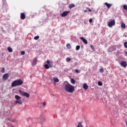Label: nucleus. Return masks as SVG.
Returning <instances> with one entry per match:
<instances>
[{
  "instance_id": "40",
  "label": "nucleus",
  "mask_w": 127,
  "mask_h": 127,
  "mask_svg": "<svg viewBox=\"0 0 127 127\" xmlns=\"http://www.w3.org/2000/svg\"><path fill=\"white\" fill-rule=\"evenodd\" d=\"M126 126H127V122H126Z\"/></svg>"
},
{
  "instance_id": "5",
  "label": "nucleus",
  "mask_w": 127,
  "mask_h": 127,
  "mask_svg": "<svg viewBox=\"0 0 127 127\" xmlns=\"http://www.w3.org/2000/svg\"><path fill=\"white\" fill-rule=\"evenodd\" d=\"M68 13H70V11H65L63 13L61 14V15L62 17H64V16H66Z\"/></svg>"
},
{
  "instance_id": "39",
  "label": "nucleus",
  "mask_w": 127,
  "mask_h": 127,
  "mask_svg": "<svg viewBox=\"0 0 127 127\" xmlns=\"http://www.w3.org/2000/svg\"><path fill=\"white\" fill-rule=\"evenodd\" d=\"M28 120H30V118H28V119H27V121H28Z\"/></svg>"
},
{
  "instance_id": "33",
  "label": "nucleus",
  "mask_w": 127,
  "mask_h": 127,
  "mask_svg": "<svg viewBox=\"0 0 127 127\" xmlns=\"http://www.w3.org/2000/svg\"><path fill=\"white\" fill-rule=\"evenodd\" d=\"M90 47H91V48L92 49V50H95V48H94L93 45H91Z\"/></svg>"
},
{
  "instance_id": "25",
  "label": "nucleus",
  "mask_w": 127,
  "mask_h": 127,
  "mask_svg": "<svg viewBox=\"0 0 127 127\" xmlns=\"http://www.w3.org/2000/svg\"><path fill=\"white\" fill-rule=\"evenodd\" d=\"M123 8H124V9H125L126 10H127V5H126V4H124V5H123Z\"/></svg>"
},
{
  "instance_id": "37",
  "label": "nucleus",
  "mask_w": 127,
  "mask_h": 127,
  "mask_svg": "<svg viewBox=\"0 0 127 127\" xmlns=\"http://www.w3.org/2000/svg\"><path fill=\"white\" fill-rule=\"evenodd\" d=\"M43 105L44 106H46V103L44 102V103H43Z\"/></svg>"
},
{
  "instance_id": "2",
  "label": "nucleus",
  "mask_w": 127,
  "mask_h": 127,
  "mask_svg": "<svg viewBox=\"0 0 127 127\" xmlns=\"http://www.w3.org/2000/svg\"><path fill=\"white\" fill-rule=\"evenodd\" d=\"M23 84V81L19 79L18 80H14L11 83V87H17V86H21Z\"/></svg>"
},
{
  "instance_id": "22",
  "label": "nucleus",
  "mask_w": 127,
  "mask_h": 127,
  "mask_svg": "<svg viewBox=\"0 0 127 127\" xmlns=\"http://www.w3.org/2000/svg\"><path fill=\"white\" fill-rule=\"evenodd\" d=\"M44 67L46 69H49V65L48 64H45Z\"/></svg>"
},
{
  "instance_id": "31",
  "label": "nucleus",
  "mask_w": 127,
  "mask_h": 127,
  "mask_svg": "<svg viewBox=\"0 0 127 127\" xmlns=\"http://www.w3.org/2000/svg\"><path fill=\"white\" fill-rule=\"evenodd\" d=\"M4 71H5L4 67H2L1 68V73H4Z\"/></svg>"
},
{
  "instance_id": "17",
  "label": "nucleus",
  "mask_w": 127,
  "mask_h": 127,
  "mask_svg": "<svg viewBox=\"0 0 127 127\" xmlns=\"http://www.w3.org/2000/svg\"><path fill=\"white\" fill-rule=\"evenodd\" d=\"M73 7H75V4H70L69 5V8H73Z\"/></svg>"
},
{
  "instance_id": "12",
  "label": "nucleus",
  "mask_w": 127,
  "mask_h": 127,
  "mask_svg": "<svg viewBox=\"0 0 127 127\" xmlns=\"http://www.w3.org/2000/svg\"><path fill=\"white\" fill-rule=\"evenodd\" d=\"M37 62V59L34 58L33 59V63H32V65H36V62Z\"/></svg>"
},
{
  "instance_id": "18",
  "label": "nucleus",
  "mask_w": 127,
  "mask_h": 127,
  "mask_svg": "<svg viewBox=\"0 0 127 127\" xmlns=\"http://www.w3.org/2000/svg\"><path fill=\"white\" fill-rule=\"evenodd\" d=\"M70 82H71V84H73V85H74L75 83H76V81H75V79H73V78L71 79Z\"/></svg>"
},
{
  "instance_id": "27",
  "label": "nucleus",
  "mask_w": 127,
  "mask_h": 127,
  "mask_svg": "<svg viewBox=\"0 0 127 127\" xmlns=\"http://www.w3.org/2000/svg\"><path fill=\"white\" fill-rule=\"evenodd\" d=\"M104 68H100V73H104Z\"/></svg>"
},
{
  "instance_id": "24",
  "label": "nucleus",
  "mask_w": 127,
  "mask_h": 127,
  "mask_svg": "<svg viewBox=\"0 0 127 127\" xmlns=\"http://www.w3.org/2000/svg\"><path fill=\"white\" fill-rule=\"evenodd\" d=\"M66 62H70V61H71V59L70 58H66Z\"/></svg>"
},
{
  "instance_id": "15",
  "label": "nucleus",
  "mask_w": 127,
  "mask_h": 127,
  "mask_svg": "<svg viewBox=\"0 0 127 127\" xmlns=\"http://www.w3.org/2000/svg\"><path fill=\"white\" fill-rule=\"evenodd\" d=\"M15 99H16V101H18V100H21V97L18 95H15Z\"/></svg>"
},
{
  "instance_id": "13",
  "label": "nucleus",
  "mask_w": 127,
  "mask_h": 127,
  "mask_svg": "<svg viewBox=\"0 0 127 127\" xmlns=\"http://www.w3.org/2000/svg\"><path fill=\"white\" fill-rule=\"evenodd\" d=\"M88 87L89 86H88L87 83H84L83 84V89H85V90H87V89H88Z\"/></svg>"
},
{
  "instance_id": "35",
  "label": "nucleus",
  "mask_w": 127,
  "mask_h": 127,
  "mask_svg": "<svg viewBox=\"0 0 127 127\" xmlns=\"http://www.w3.org/2000/svg\"><path fill=\"white\" fill-rule=\"evenodd\" d=\"M86 8H87V9H88V10H89V11L90 12H91V11H92V9H90V8L87 7Z\"/></svg>"
},
{
  "instance_id": "1",
  "label": "nucleus",
  "mask_w": 127,
  "mask_h": 127,
  "mask_svg": "<svg viewBox=\"0 0 127 127\" xmlns=\"http://www.w3.org/2000/svg\"><path fill=\"white\" fill-rule=\"evenodd\" d=\"M64 90L67 93H74L75 92V87L71 85L70 83L67 82H64Z\"/></svg>"
},
{
  "instance_id": "14",
  "label": "nucleus",
  "mask_w": 127,
  "mask_h": 127,
  "mask_svg": "<svg viewBox=\"0 0 127 127\" xmlns=\"http://www.w3.org/2000/svg\"><path fill=\"white\" fill-rule=\"evenodd\" d=\"M15 104H19V105H22V101L20 100H16L15 102Z\"/></svg>"
},
{
  "instance_id": "6",
  "label": "nucleus",
  "mask_w": 127,
  "mask_h": 127,
  "mask_svg": "<svg viewBox=\"0 0 127 127\" xmlns=\"http://www.w3.org/2000/svg\"><path fill=\"white\" fill-rule=\"evenodd\" d=\"M8 73H5L4 74L3 76H2V79L5 81L6 80H7V79H8Z\"/></svg>"
},
{
  "instance_id": "8",
  "label": "nucleus",
  "mask_w": 127,
  "mask_h": 127,
  "mask_svg": "<svg viewBox=\"0 0 127 127\" xmlns=\"http://www.w3.org/2000/svg\"><path fill=\"white\" fill-rule=\"evenodd\" d=\"M47 63L50 67H53V63L52 62L50 61L49 60L47 61Z\"/></svg>"
},
{
  "instance_id": "30",
  "label": "nucleus",
  "mask_w": 127,
  "mask_h": 127,
  "mask_svg": "<svg viewBox=\"0 0 127 127\" xmlns=\"http://www.w3.org/2000/svg\"><path fill=\"white\" fill-rule=\"evenodd\" d=\"M125 48H127V42L124 43Z\"/></svg>"
},
{
  "instance_id": "21",
  "label": "nucleus",
  "mask_w": 127,
  "mask_h": 127,
  "mask_svg": "<svg viewBox=\"0 0 127 127\" xmlns=\"http://www.w3.org/2000/svg\"><path fill=\"white\" fill-rule=\"evenodd\" d=\"M66 47L67 49H71V45H70V44H67L66 45Z\"/></svg>"
},
{
  "instance_id": "32",
  "label": "nucleus",
  "mask_w": 127,
  "mask_h": 127,
  "mask_svg": "<svg viewBox=\"0 0 127 127\" xmlns=\"http://www.w3.org/2000/svg\"><path fill=\"white\" fill-rule=\"evenodd\" d=\"M21 55H24V54H25V52H24V51H22V52H21Z\"/></svg>"
},
{
  "instance_id": "20",
  "label": "nucleus",
  "mask_w": 127,
  "mask_h": 127,
  "mask_svg": "<svg viewBox=\"0 0 127 127\" xmlns=\"http://www.w3.org/2000/svg\"><path fill=\"white\" fill-rule=\"evenodd\" d=\"M121 27L122 28H126V24L122 23L121 24Z\"/></svg>"
},
{
  "instance_id": "19",
  "label": "nucleus",
  "mask_w": 127,
  "mask_h": 127,
  "mask_svg": "<svg viewBox=\"0 0 127 127\" xmlns=\"http://www.w3.org/2000/svg\"><path fill=\"white\" fill-rule=\"evenodd\" d=\"M7 50L8 52H10V53L12 52V49H11L10 47L7 48Z\"/></svg>"
},
{
  "instance_id": "28",
  "label": "nucleus",
  "mask_w": 127,
  "mask_h": 127,
  "mask_svg": "<svg viewBox=\"0 0 127 127\" xmlns=\"http://www.w3.org/2000/svg\"><path fill=\"white\" fill-rule=\"evenodd\" d=\"M76 127H83V126L81 123H79Z\"/></svg>"
},
{
  "instance_id": "29",
  "label": "nucleus",
  "mask_w": 127,
  "mask_h": 127,
  "mask_svg": "<svg viewBox=\"0 0 127 127\" xmlns=\"http://www.w3.org/2000/svg\"><path fill=\"white\" fill-rule=\"evenodd\" d=\"M80 50V46L77 45V46L76 47V50Z\"/></svg>"
},
{
  "instance_id": "36",
  "label": "nucleus",
  "mask_w": 127,
  "mask_h": 127,
  "mask_svg": "<svg viewBox=\"0 0 127 127\" xmlns=\"http://www.w3.org/2000/svg\"><path fill=\"white\" fill-rule=\"evenodd\" d=\"M93 21V19L92 18L89 19V22L91 23Z\"/></svg>"
},
{
  "instance_id": "7",
  "label": "nucleus",
  "mask_w": 127,
  "mask_h": 127,
  "mask_svg": "<svg viewBox=\"0 0 127 127\" xmlns=\"http://www.w3.org/2000/svg\"><path fill=\"white\" fill-rule=\"evenodd\" d=\"M80 39L83 41L84 44H88V41H87V40H86V39H85L84 37H80Z\"/></svg>"
},
{
  "instance_id": "38",
  "label": "nucleus",
  "mask_w": 127,
  "mask_h": 127,
  "mask_svg": "<svg viewBox=\"0 0 127 127\" xmlns=\"http://www.w3.org/2000/svg\"><path fill=\"white\" fill-rule=\"evenodd\" d=\"M84 12H87V10H85Z\"/></svg>"
},
{
  "instance_id": "34",
  "label": "nucleus",
  "mask_w": 127,
  "mask_h": 127,
  "mask_svg": "<svg viewBox=\"0 0 127 127\" xmlns=\"http://www.w3.org/2000/svg\"><path fill=\"white\" fill-rule=\"evenodd\" d=\"M75 73H80V71L78 69H75Z\"/></svg>"
},
{
  "instance_id": "10",
  "label": "nucleus",
  "mask_w": 127,
  "mask_h": 127,
  "mask_svg": "<svg viewBox=\"0 0 127 127\" xmlns=\"http://www.w3.org/2000/svg\"><path fill=\"white\" fill-rule=\"evenodd\" d=\"M104 4H105V5H106V6L108 8H111V6H112V5H113V4H110L108 2H105L104 3Z\"/></svg>"
},
{
  "instance_id": "3",
  "label": "nucleus",
  "mask_w": 127,
  "mask_h": 127,
  "mask_svg": "<svg viewBox=\"0 0 127 127\" xmlns=\"http://www.w3.org/2000/svg\"><path fill=\"white\" fill-rule=\"evenodd\" d=\"M116 25V21H115V19H110L109 22H108V26L109 27H113L114 25Z\"/></svg>"
},
{
  "instance_id": "4",
  "label": "nucleus",
  "mask_w": 127,
  "mask_h": 127,
  "mask_svg": "<svg viewBox=\"0 0 127 127\" xmlns=\"http://www.w3.org/2000/svg\"><path fill=\"white\" fill-rule=\"evenodd\" d=\"M19 92L22 96H24L25 97H26V98H29V94L27 92H22L20 90H19Z\"/></svg>"
},
{
  "instance_id": "11",
  "label": "nucleus",
  "mask_w": 127,
  "mask_h": 127,
  "mask_svg": "<svg viewBox=\"0 0 127 127\" xmlns=\"http://www.w3.org/2000/svg\"><path fill=\"white\" fill-rule=\"evenodd\" d=\"M121 65L123 66V67H127V62L123 61L121 63Z\"/></svg>"
},
{
  "instance_id": "9",
  "label": "nucleus",
  "mask_w": 127,
  "mask_h": 127,
  "mask_svg": "<svg viewBox=\"0 0 127 127\" xmlns=\"http://www.w3.org/2000/svg\"><path fill=\"white\" fill-rule=\"evenodd\" d=\"M25 17H26V16H25V14H24V13H20V18L21 19H25Z\"/></svg>"
},
{
  "instance_id": "26",
  "label": "nucleus",
  "mask_w": 127,
  "mask_h": 127,
  "mask_svg": "<svg viewBox=\"0 0 127 127\" xmlns=\"http://www.w3.org/2000/svg\"><path fill=\"white\" fill-rule=\"evenodd\" d=\"M98 85L99 86H103V83H102V82H101V81H99L98 82Z\"/></svg>"
},
{
  "instance_id": "23",
  "label": "nucleus",
  "mask_w": 127,
  "mask_h": 127,
  "mask_svg": "<svg viewBox=\"0 0 127 127\" xmlns=\"http://www.w3.org/2000/svg\"><path fill=\"white\" fill-rule=\"evenodd\" d=\"M34 39L35 40H37L39 39V36H36L34 37Z\"/></svg>"
},
{
  "instance_id": "16",
  "label": "nucleus",
  "mask_w": 127,
  "mask_h": 127,
  "mask_svg": "<svg viewBox=\"0 0 127 127\" xmlns=\"http://www.w3.org/2000/svg\"><path fill=\"white\" fill-rule=\"evenodd\" d=\"M53 80L55 83H58L59 82V79L57 77H54Z\"/></svg>"
}]
</instances>
